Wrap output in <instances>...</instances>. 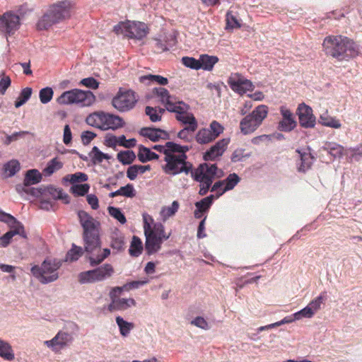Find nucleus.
Listing matches in <instances>:
<instances>
[{
	"label": "nucleus",
	"instance_id": "48",
	"mask_svg": "<svg viewBox=\"0 0 362 362\" xmlns=\"http://www.w3.org/2000/svg\"><path fill=\"white\" fill-rule=\"evenodd\" d=\"M88 179V175L81 172H78L74 174L67 175L63 178V180L65 182H69L73 185H76L79 182H86Z\"/></svg>",
	"mask_w": 362,
	"mask_h": 362
},
{
	"label": "nucleus",
	"instance_id": "50",
	"mask_svg": "<svg viewBox=\"0 0 362 362\" xmlns=\"http://www.w3.org/2000/svg\"><path fill=\"white\" fill-rule=\"evenodd\" d=\"M214 198L215 196L214 194H211L202 199L199 202H197L195 203V206L196 208L201 209V211L204 213L209 209L213 204Z\"/></svg>",
	"mask_w": 362,
	"mask_h": 362
},
{
	"label": "nucleus",
	"instance_id": "12",
	"mask_svg": "<svg viewBox=\"0 0 362 362\" xmlns=\"http://www.w3.org/2000/svg\"><path fill=\"white\" fill-rule=\"evenodd\" d=\"M152 94L159 98V101L165 105L166 110L168 112L173 110V108L181 101L178 100L175 95H170L169 91L163 87L153 88Z\"/></svg>",
	"mask_w": 362,
	"mask_h": 362
},
{
	"label": "nucleus",
	"instance_id": "39",
	"mask_svg": "<svg viewBox=\"0 0 362 362\" xmlns=\"http://www.w3.org/2000/svg\"><path fill=\"white\" fill-rule=\"evenodd\" d=\"M63 167V163L59 160L57 157L51 159L43 169L42 173L45 176H50L54 172L60 170Z\"/></svg>",
	"mask_w": 362,
	"mask_h": 362
},
{
	"label": "nucleus",
	"instance_id": "31",
	"mask_svg": "<svg viewBox=\"0 0 362 362\" xmlns=\"http://www.w3.org/2000/svg\"><path fill=\"white\" fill-rule=\"evenodd\" d=\"M113 272V267L110 264H105L94 269L97 281H101L110 277Z\"/></svg>",
	"mask_w": 362,
	"mask_h": 362
},
{
	"label": "nucleus",
	"instance_id": "33",
	"mask_svg": "<svg viewBox=\"0 0 362 362\" xmlns=\"http://www.w3.org/2000/svg\"><path fill=\"white\" fill-rule=\"evenodd\" d=\"M20 169L21 165L18 160L13 159L4 165L3 173L5 177H11L14 176L20 170Z\"/></svg>",
	"mask_w": 362,
	"mask_h": 362
},
{
	"label": "nucleus",
	"instance_id": "7",
	"mask_svg": "<svg viewBox=\"0 0 362 362\" xmlns=\"http://www.w3.org/2000/svg\"><path fill=\"white\" fill-rule=\"evenodd\" d=\"M268 114V107L259 105L251 113L243 117L240 122V129L244 135L253 133L262 123Z\"/></svg>",
	"mask_w": 362,
	"mask_h": 362
},
{
	"label": "nucleus",
	"instance_id": "21",
	"mask_svg": "<svg viewBox=\"0 0 362 362\" xmlns=\"http://www.w3.org/2000/svg\"><path fill=\"white\" fill-rule=\"evenodd\" d=\"M110 247L116 253L125 249V238L124 233L117 228H115L110 233Z\"/></svg>",
	"mask_w": 362,
	"mask_h": 362
},
{
	"label": "nucleus",
	"instance_id": "52",
	"mask_svg": "<svg viewBox=\"0 0 362 362\" xmlns=\"http://www.w3.org/2000/svg\"><path fill=\"white\" fill-rule=\"evenodd\" d=\"M156 47L159 52H165L169 50L175 44V39L170 35V40L168 41H163L160 39H156Z\"/></svg>",
	"mask_w": 362,
	"mask_h": 362
},
{
	"label": "nucleus",
	"instance_id": "10",
	"mask_svg": "<svg viewBox=\"0 0 362 362\" xmlns=\"http://www.w3.org/2000/svg\"><path fill=\"white\" fill-rule=\"evenodd\" d=\"M189 106L183 101L178 103V105L171 110L170 112L176 113V119L186 127H192L197 129L198 123L192 113L188 112Z\"/></svg>",
	"mask_w": 362,
	"mask_h": 362
},
{
	"label": "nucleus",
	"instance_id": "44",
	"mask_svg": "<svg viewBox=\"0 0 362 362\" xmlns=\"http://www.w3.org/2000/svg\"><path fill=\"white\" fill-rule=\"evenodd\" d=\"M142 250L143 245L141 239L139 237L134 235L129 249V255L132 257H136L141 254Z\"/></svg>",
	"mask_w": 362,
	"mask_h": 362
},
{
	"label": "nucleus",
	"instance_id": "8",
	"mask_svg": "<svg viewBox=\"0 0 362 362\" xmlns=\"http://www.w3.org/2000/svg\"><path fill=\"white\" fill-rule=\"evenodd\" d=\"M42 179V174L37 169L28 170L25 175L22 185L16 186V192L23 196V194H30L33 197H38L42 195V188H37L30 187V185H36L41 182Z\"/></svg>",
	"mask_w": 362,
	"mask_h": 362
},
{
	"label": "nucleus",
	"instance_id": "34",
	"mask_svg": "<svg viewBox=\"0 0 362 362\" xmlns=\"http://www.w3.org/2000/svg\"><path fill=\"white\" fill-rule=\"evenodd\" d=\"M116 323L119 327V333L123 337H127L131 331L134 328L133 322H129L124 320L121 316H117L115 318Z\"/></svg>",
	"mask_w": 362,
	"mask_h": 362
},
{
	"label": "nucleus",
	"instance_id": "53",
	"mask_svg": "<svg viewBox=\"0 0 362 362\" xmlns=\"http://www.w3.org/2000/svg\"><path fill=\"white\" fill-rule=\"evenodd\" d=\"M83 255V248L72 244L71 250L66 254V259L71 262L76 261Z\"/></svg>",
	"mask_w": 362,
	"mask_h": 362
},
{
	"label": "nucleus",
	"instance_id": "32",
	"mask_svg": "<svg viewBox=\"0 0 362 362\" xmlns=\"http://www.w3.org/2000/svg\"><path fill=\"white\" fill-rule=\"evenodd\" d=\"M218 62V58L216 56L209 54H201L199 56V62L201 69L205 71H211L214 65Z\"/></svg>",
	"mask_w": 362,
	"mask_h": 362
},
{
	"label": "nucleus",
	"instance_id": "9",
	"mask_svg": "<svg viewBox=\"0 0 362 362\" xmlns=\"http://www.w3.org/2000/svg\"><path fill=\"white\" fill-rule=\"evenodd\" d=\"M138 99L132 90L120 88L112 100V106L119 112H125L132 110Z\"/></svg>",
	"mask_w": 362,
	"mask_h": 362
},
{
	"label": "nucleus",
	"instance_id": "27",
	"mask_svg": "<svg viewBox=\"0 0 362 362\" xmlns=\"http://www.w3.org/2000/svg\"><path fill=\"white\" fill-rule=\"evenodd\" d=\"M42 195L45 193H48L54 200L61 199L64 201L65 204H69L70 202L69 196L64 193L63 189L60 188H56L52 185H49L42 188Z\"/></svg>",
	"mask_w": 362,
	"mask_h": 362
},
{
	"label": "nucleus",
	"instance_id": "29",
	"mask_svg": "<svg viewBox=\"0 0 362 362\" xmlns=\"http://www.w3.org/2000/svg\"><path fill=\"white\" fill-rule=\"evenodd\" d=\"M138 159L141 163H146L153 160H158L159 156L155 152L152 151L151 148H147L143 145H139L138 147Z\"/></svg>",
	"mask_w": 362,
	"mask_h": 362
},
{
	"label": "nucleus",
	"instance_id": "41",
	"mask_svg": "<svg viewBox=\"0 0 362 362\" xmlns=\"http://www.w3.org/2000/svg\"><path fill=\"white\" fill-rule=\"evenodd\" d=\"M0 357L8 361H11L15 358L11 345L2 339H0Z\"/></svg>",
	"mask_w": 362,
	"mask_h": 362
},
{
	"label": "nucleus",
	"instance_id": "22",
	"mask_svg": "<svg viewBox=\"0 0 362 362\" xmlns=\"http://www.w3.org/2000/svg\"><path fill=\"white\" fill-rule=\"evenodd\" d=\"M139 134L153 142H157L160 139H166L168 138V134L158 128L143 127Z\"/></svg>",
	"mask_w": 362,
	"mask_h": 362
},
{
	"label": "nucleus",
	"instance_id": "42",
	"mask_svg": "<svg viewBox=\"0 0 362 362\" xmlns=\"http://www.w3.org/2000/svg\"><path fill=\"white\" fill-rule=\"evenodd\" d=\"M103 112H96L90 114L86 119V123L102 130Z\"/></svg>",
	"mask_w": 362,
	"mask_h": 362
},
{
	"label": "nucleus",
	"instance_id": "57",
	"mask_svg": "<svg viewBox=\"0 0 362 362\" xmlns=\"http://www.w3.org/2000/svg\"><path fill=\"white\" fill-rule=\"evenodd\" d=\"M207 129L215 139L221 134L224 130V127L216 120L212 121L209 124V127Z\"/></svg>",
	"mask_w": 362,
	"mask_h": 362
},
{
	"label": "nucleus",
	"instance_id": "45",
	"mask_svg": "<svg viewBox=\"0 0 362 362\" xmlns=\"http://www.w3.org/2000/svg\"><path fill=\"white\" fill-rule=\"evenodd\" d=\"M33 90L30 87H26L21 90L17 100L15 102V107L18 108L23 105L31 97Z\"/></svg>",
	"mask_w": 362,
	"mask_h": 362
},
{
	"label": "nucleus",
	"instance_id": "19",
	"mask_svg": "<svg viewBox=\"0 0 362 362\" xmlns=\"http://www.w3.org/2000/svg\"><path fill=\"white\" fill-rule=\"evenodd\" d=\"M124 124V122L121 117L103 112L102 130H115L122 127Z\"/></svg>",
	"mask_w": 362,
	"mask_h": 362
},
{
	"label": "nucleus",
	"instance_id": "63",
	"mask_svg": "<svg viewBox=\"0 0 362 362\" xmlns=\"http://www.w3.org/2000/svg\"><path fill=\"white\" fill-rule=\"evenodd\" d=\"M145 113L148 115L153 122H156L161 120V116L158 113L156 107L146 106L145 108Z\"/></svg>",
	"mask_w": 362,
	"mask_h": 362
},
{
	"label": "nucleus",
	"instance_id": "5",
	"mask_svg": "<svg viewBox=\"0 0 362 362\" xmlns=\"http://www.w3.org/2000/svg\"><path fill=\"white\" fill-rule=\"evenodd\" d=\"M164 157L165 164L162 166L163 172L170 176L185 173L186 175L193 172V165L187 160L184 156H180L172 151V148Z\"/></svg>",
	"mask_w": 362,
	"mask_h": 362
},
{
	"label": "nucleus",
	"instance_id": "11",
	"mask_svg": "<svg viewBox=\"0 0 362 362\" xmlns=\"http://www.w3.org/2000/svg\"><path fill=\"white\" fill-rule=\"evenodd\" d=\"M73 335L66 331H59L51 340L45 341V344L52 351L57 352L72 343Z\"/></svg>",
	"mask_w": 362,
	"mask_h": 362
},
{
	"label": "nucleus",
	"instance_id": "14",
	"mask_svg": "<svg viewBox=\"0 0 362 362\" xmlns=\"http://www.w3.org/2000/svg\"><path fill=\"white\" fill-rule=\"evenodd\" d=\"M297 114L300 125L303 128H313L316 123V118L313 113V109L301 103L297 109Z\"/></svg>",
	"mask_w": 362,
	"mask_h": 362
},
{
	"label": "nucleus",
	"instance_id": "26",
	"mask_svg": "<svg viewBox=\"0 0 362 362\" xmlns=\"http://www.w3.org/2000/svg\"><path fill=\"white\" fill-rule=\"evenodd\" d=\"M224 187L217 192L216 197L219 198L226 192L233 189L240 181V177L235 173L229 174L227 177L222 180Z\"/></svg>",
	"mask_w": 362,
	"mask_h": 362
},
{
	"label": "nucleus",
	"instance_id": "35",
	"mask_svg": "<svg viewBox=\"0 0 362 362\" xmlns=\"http://www.w3.org/2000/svg\"><path fill=\"white\" fill-rule=\"evenodd\" d=\"M139 81L146 83H157L160 86H165L168 83V79L160 75L148 74L139 77Z\"/></svg>",
	"mask_w": 362,
	"mask_h": 362
},
{
	"label": "nucleus",
	"instance_id": "62",
	"mask_svg": "<svg viewBox=\"0 0 362 362\" xmlns=\"http://www.w3.org/2000/svg\"><path fill=\"white\" fill-rule=\"evenodd\" d=\"M129 21L127 22H119L118 24L115 25L113 28V31L117 35H123L126 37L128 36L129 33Z\"/></svg>",
	"mask_w": 362,
	"mask_h": 362
},
{
	"label": "nucleus",
	"instance_id": "16",
	"mask_svg": "<svg viewBox=\"0 0 362 362\" xmlns=\"http://www.w3.org/2000/svg\"><path fill=\"white\" fill-rule=\"evenodd\" d=\"M230 143L229 138H224L218 140L214 145L211 146L203 156L205 161L214 160L221 156L226 151Z\"/></svg>",
	"mask_w": 362,
	"mask_h": 362
},
{
	"label": "nucleus",
	"instance_id": "54",
	"mask_svg": "<svg viewBox=\"0 0 362 362\" xmlns=\"http://www.w3.org/2000/svg\"><path fill=\"white\" fill-rule=\"evenodd\" d=\"M107 211L109 214L118 221L121 224H124L127 222L126 217L119 208L108 206Z\"/></svg>",
	"mask_w": 362,
	"mask_h": 362
},
{
	"label": "nucleus",
	"instance_id": "58",
	"mask_svg": "<svg viewBox=\"0 0 362 362\" xmlns=\"http://www.w3.org/2000/svg\"><path fill=\"white\" fill-rule=\"evenodd\" d=\"M182 64L190 69L194 70L201 69L199 59H196L194 57H184L182 59Z\"/></svg>",
	"mask_w": 362,
	"mask_h": 362
},
{
	"label": "nucleus",
	"instance_id": "43",
	"mask_svg": "<svg viewBox=\"0 0 362 362\" xmlns=\"http://www.w3.org/2000/svg\"><path fill=\"white\" fill-rule=\"evenodd\" d=\"M136 154L132 150L121 151L117 155V160L123 165H130L136 159Z\"/></svg>",
	"mask_w": 362,
	"mask_h": 362
},
{
	"label": "nucleus",
	"instance_id": "13",
	"mask_svg": "<svg viewBox=\"0 0 362 362\" xmlns=\"http://www.w3.org/2000/svg\"><path fill=\"white\" fill-rule=\"evenodd\" d=\"M20 18L13 12H6L0 17V30L11 35L19 28Z\"/></svg>",
	"mask_w": 362,
	"mask_h": 362
},
{
	"label": "nucleus",
	"instance_id": "60",
	"mask_svg": "<svg viewBox=\"0 0 362 362\" xmlns=\"http://www.w3.org/2000/svg\"><path fill=\"white\" fill-rule=\"evenodd\" d=\"M170 147H171L172 151L177 153L180 156H184L186 159H187V153L190 150L191 146L185 145L182 146L175 142L171 141V144H170Z\"/></svg>",
	"mask_w": 362,
	"mask_h": 362
},
{
	"label": "nucleus",
	"instance_id": "49",
	"mask_svg": "<svg viewBox=\"0 0 362 362\" xmlns=\"http://www.w3.org/2000/svg\"><path fill=\"white\" fill-rule=\"evenodd\" d=\"M327 298V292H322L317 298L312 300L308 305L312 311L315 314L321 308V305Z\"/></svg>",
	"mask_w": 362,
	"mask_h": 362
},
{
	"label": "nucleus",
	"instance_id": "20",
	"mask_svg": "<svg viewBox=\"0 0 362 362\" xmlns=\"http://www.w3.org/2000/svg\"><path fill=\"white\" fill-rule=\"evenodd\" d=\"M144 235L146 237L145 250L146 254L151 255L158 252L161 248L163 240L156 236L153 233H146Z\"/></svg>",
	"mask_w": 362,
	"mask_h": 362
},
{
	"label": "nucleus",
	"instance_id": "46",
	"mask_svg": "<svg viewBox=\"0 0 362 362\" xmlns=\"http://www.w3.org/2000/svg\"><path fill=\"white\" fill-rule=\"evenodd\" d=\"M196 129L192 127H185L177 133V136L185 142H191L194 139L193 133Z\"/></svg>",
	"mask_w": 362,
	"mask_h": 362
},
{
	"label": "nucleus",
	"instance_id": "24",
	"mask_svg": "<svg viewBox=\"0 0 362 362\" xmlns=\"http://www.w3.org/2000/svg\"><path fill=\"white\" fill-rule=\"evenodd\" d=\"M218 167L216 164H209L206 163L200 164L198 168L194 172V175H199L202 177H209L213 182L216 175Z\"/></svg>",
	"mask_w": 362,
	"mask_h": 362
},
{
	"label": "nucleus",
	"instance_id": "30",
	"mask_svg": "<svg viewBox=\"0 0 362 362\" xmlns=\"http://www.w3.org/2000/svg\"><path fill=\"white\" fill-rule=\"evenodd\" d=\"M228 83L232 90H238L240 85L250 86V81L238 73L231 74L228 79Z\"/></svg>",
	"mask_w": 362,
	"mask_h": 362
},
{
	"label": "nucleus",
	"instance_id": "17",
	"mask_svg": "<svg viewBox=\"0 0 362 362\" xmlns=\"http://www.w3.org/2000/svg\"><path fill=\"white\" fill-rule=\"evenodd\" d=\"M300 157L299 163H297L298 172L305 173L310 169L315 160V157L311 153V148L308 146L303 148H298L296 151Z\"/></svg>",
	"mask_w": 362,
	"mask_h": 362
},
{
	"label": "nucleus",
	"instance_id": "3",
	"mask_svg": "<svg viewBox=\"0 0 362 362\" xmlns=\"http://www.w3.org/2000/svg\"><path fill=\"white\" fill-rule=\"evenodd\" d=\"M71 3L64 0L52 5L47 11L38 21V30H47L54 24L58 23L71 16Z\"/></svg>",
	"mask_w": 362,
	"mask_h": 362
},
{
	"label": "nucleus",
	"instance_id": "40",
	"mask_svg": "<svg viewBox=\"0 0 362 362\" xmlns=\"http://www.w3.org/2000/svg\"><path fill=\"white\" fill-rule=\"evenodd\" d=\"M196 141L199 144H206L215 140L207 128L200 129L195 136Z\"/></svg>",
	"mask_w": 362,
	"mask_h": 362
},
{
	"label": "nucleus",
	"instance_id": "6",
	"mask_svg": "<svg viewBox=\"0 0 362 362\" xmlns=\"http://www.w3.org/2000/svg\"><path fill=\"white\" fill-rule=\"evenodd\" d=\"M57 101L64 105L76 104L81 107H88L95 101V95L90 90L75 88L62 93Z\"/></svg>",
	"mask_w": 362,
	"mask_h": 362
},
{
	"label": "nucleus",
	"instance_id": "18",
	"mask_svg": "<svg viewBox=\"0 0 362 362\" xmlns=\"http://www.w3.org/2000/svg\"><path fill=\"white\" fill-rule=\"evenodd\" d=\"M128 37L132 39L142 40L148 33V28L142 22H129Z\"/></svg>",
	"mask_w": 362,
	"mask_h": 362
},
{
	"label": "nucleus",
	"instance_id": "56",
	"mask_svg": "<svg viewBox=\"0 0 362 362\" xmlns=\"http://www.w3.org/2000/svg\"><path fill=\"white\" fill-rule=\"evenodd\" d=\"M53 94L54 92L52 88L46 87L42 88L39 93L40 102L42 104L48 103L52 100Z\"/></svg>",
	"mask_w": 362,
	"mask_h": 362
},
{
	"label": "nucleus",
	"instance_id": "36",
	"mask_svg": "<svg viewBox=\"0 0 362 362\" xmlns=\"http://www.w3.org/2000/svg\"><path fill=\"white\" fill-rule=\"evenodd\" d=\"M191 175L195 181L199 182L200 183L199 194L201 196L206 195L213 183L209 177L204 178L202 177H200L199 175H194V172H192Z\"/></svg>",
	"mask_w": 362,
	"mask_h": 362
},
{
	"label": "nucleus",
	"instance_id": "51",
	"mask_svg": "<svg viewBox=\"0 0 362 362\" xmlns=\"http://www.w3.org/2000/svg\"><path fill=\"white\" fill-rule=\"evenodd\" d=\"M95 276L94 269L81 272L78 274V281L82 284L96 282Z\"/></svg>",
	"mask_w": 362,
	"mask_h": 362
},
{
	"label": "nucleus",
	"instance_id": "25",
	"mask_svg": "<svg viewBox=\"0 0 362 362\" xmlns=\"http://www.w3.org/2000/svg\"><path fill=\"white\" fill-rule=\"evenodd\" d=\"M322 151H327L330 154L334 159L340 158L344 155V147L335 142L327 141L321 147Z\"/></svg>",
	"mask_w": 362,
	"mask_h": 362
},
{
	"label": "nucleus",
	"instance_id": "37",
	"mask_svg": "<svg viewBox=\"0 0 362 362\" xmlns=\"http://www.w3.org/2000/svg\"><path fill=\"white\" fill-rule=\"evenodd\" d=\"M180 204L177 201H173L170 206H163L160 211V216L163 221L173 216L178 211Z\"/></svg>",
	"mask_w": 362,
	"mask_h": 362
},
{
	"label": "nucleus",
	"instance_id": "4",
	"mask_svg": "<svg viewBox=\"0 0 362 362\" xmlns=\"http://www.w3.org/2000/svg\"><path fill=\"white\" fill-rule=\"evenodd\" d=\"M62 267V261L58 259L46 258L40 266L32 267L31 274L42 284L55 281L59 278L58 270Z\"/></svg>",
	"mask_w": 362,
	"mask_h": 362
},
{
	"label": "nucleus",
	"instance_id": "61",
	"mask_svg": "<svg viewBox=\"0 0 362 362\" xmlns=\"http://www.w3.org/2000/svg\"><path fill=\"white\" fill-rule=\"evenodd\" d=\"M120 196L125 197L132 198L136 196V190L132 184H127L125 186L121 187L119 189Z\"/></svg>",
	"mask_w": 362,
	"mask_h": 362
},
{
	"label": "nucleus",
	"instance_id": "1",
	"mask_svg": "<svg viewBox=\"0 0 362 362\" xmlns=\"http://www.w3.org/2000/svg\"><path fill=\"white\" fill-rule=\"evenodd\" d=\"M78 217L83 228L84 250L88 255L90 264L92 267L98 265L110 255V250L108 248H105L101 252V224L83 210L78 211Z\"/></svg>",
	"mask_w": 362,
	"mask_h": 362
},
{
	"label": "nucleus",
	"instance_id": "47",
	"mask_svg": "<svg viewBox=\"0 0 362 362\" xmlns=\"http://www.w3.org/2000/svg\"><path fill=\"white\" fill-rule=\"evenodd\" d=\"M148 233H153L156 236L160 237L163 240H167L170 237V233L166 234L165 232V226L160 223H156L148 231Z\"/></svg>",
	"mask_w": 362,
	"mask_h": 362
},
{
	"label": "nucleus",
	"instance_id": "55",
	"mask_svg": "<svg viewBox=\"0 0 362 362\" xmlns=\"http://www.w3.org/2000/svg\"><path fill=\"white\" fill-rule=\"evenodd\" d=\"M89 189L88 184H76L71 187V192L75 196H84L88 192Z\"/></svg>",
	"mask_w": 362,
	"mask_h": 362
},
{
	"label": "nucleus",
	"instance_id": "59",
	"mask_svg": "<svg viewBox=\"0 0 362 362\" xmlns=\"http://www.w3.org/2000/svg\"><path fill=\"white\" fill-rule=\"evenodd\" d=\"M250 156V153H245L244 148H237L233 152L230 160L233 163H237L243 160L245 158H249Z\"/></svg>",
	"mask_w": 362,
	"mask_h": 362
},
{
	"label": "nucleus",
	"instance_id": "2",
	"mask_svg": "<svg viewBox=\"0 0 362 362\" xmlns=\"http://www.w3.org/2000/svg\"><path fill=\"white\" fill-rule=\"evenodd\" d=\"M322 47L326 54L330 55L339 61L348 60L358 54L355 43L347 37L342 35L326 37Z\"/></svg>",
	"mask_w": 362,
	"mask_h": 362
},
{
	"label": "nucleus",
	"instance_id": "64",
	"mask_svg": "<svg viewBox=\"0 0 362 362\" xmlns=\"http://www.w3.org/2000/svg\"><path fill=\"white\" fill-rule=\"evenodd\" d=\"M314 315L315 313L308 305L295 313L296 319H297V320H301L302 318H312Z\"/></svg>",
	"mask_w": 362,
	"mask_h": 362
},
{
	"label": "nucleus",
	"instance_id": "28",
	"mask_svg": "<svg viewBox=\"0 0 362 362\" xmlns=\"http://www.w3.org/2000/svg\"><path fill=\"white\" fill-rule=\"evenodd\" d=\"M0 221L4 222L11 228L10 231L20 230L23 228V224L14 216L0 209Z\"/></svg>",
	"mask_w": 362,
	"mask_h": 362
},
{
	"label": "nucleus",
	"instance_id": "23",
	"mask_svg": "<svg viewBox=\"0 0 362 362\" xmlns=\"http://www.w3.org/2000/svg\"><path fill=\"white\" fill-rule=\"evenodd\" d=\"M136 302L133 298H111V302L108 305V310L110 312L122 311L129 308L135 305Z\"/></svg>",
	"mask_w": 362,
	"mask_h": 362
},
{
	"label": "nucleus",
	"instance_id": "15",
	"mask_svg": "<svg viewBox=\"0 0 362 362\" xmlns=\"http://www.w3.org/2000/svg\"><path fill=\"white\" fill-rule=\"evenodd\" d=\"M280 113L282 118L278 122L277 129L284 132H290L293 130L297 126V122L291 111L284 106H281Z\"/></svg>",
	"mask_w": 362,
	"mask_h": 362
},
{
	"label": "nucleus",
	"instance_id": "38",
	"mask_svg": "<svg viewBox=\"0 0 362 362\" xmlns=\"http://www.w3.org/2000/svg\"><path fill=\"white\" fill-rule=\"evenodd\" d=\"M319 122L323 126L334 129H339L341 126L339 120L329 116L327 111L320 115L319 117Z\"/></svg>",
	"mask_w": 362,
	"mask_h": 362
}]
</instances>
